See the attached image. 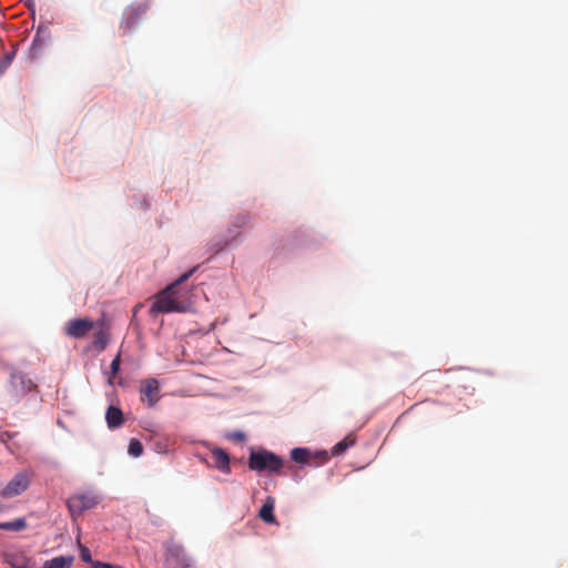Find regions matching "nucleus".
Returning a JSON list of instances; mask_svg holds the SVG:
<instances>
[{
    "instance_id": "nucleus-23",
    "label": "nucleus",
    "mask_w": 568,
    "mask_h": 568,
    "mask_svg": "<svg viewBox=\"0 0 568 568\" xmlns=\"http://www.w3.org/2000/svg\"><path fill=\"white\" fill-rule=\"evenodd\" d=\"M121 355L118 354L114 359L111 362L110 369L112 376H115L120 371Z\"/></svg>"
},
{
    "instance_id": "nucleus-1",
    "label": "nucleus",
    "mask_w": 568,
    "mask_h": 568,
    "mask_svg": "<svg viewBox=\"0 0 568 568\" xmlns=\"http://www.w3.org/2000/svg\"><path fill=\"white\" fill-rule=\"evenodd\" d=\"M196 267L191 268L190 271L182 274L174 283L166 286L156 296L155 302L150 308V314L154 315L158 313H185L191 310L192 303L190 300H179L172 296V290L175 286H181L184 282H186L192 274L195 272Z\"/></svg>"
},
{
    "instance_id": "nucleus-16",
    "label": "nucleus",
    "mask_w": 568,
    "mask_h": 568,
    "mask_svg": "<svg viewBox=\"0 0 568 568\" xmlns=\"http://www.w3.org/2000/svg\"><path fill=\"white\" fill-rule=\"evenodd\" d=\"M27 528L24 518H17L12 521L0 523V529L8 531H21Z\"/></svg>"
},
{
    "instance_id": "nucleus-18",
    "label": "nucleus",
    "mask_w": 568,
    "mask_h": 568,
    "mask_svg": "<svg viewBox=\"0 0 568 568\" xmlns=\"http://www.w3.org/2000/svg\"><path fill=\"white\" fill-rule=\"evenodd\" d=\"M128 452L134 457H139L143 452V446L140 440L132 438L129 443Z\"/></svg>"
},
{
    "instance_id": "nucleus-12",
    "label": "nucleus",
    "mask_w": 568,
    "mask_h": 568,
    "mask_svg": "<svg viewBox=\"0 0 568 568\" xmlns=\"http://www.w3.org/2000/svg\"><path fill=\"white\" fill-rule=\"evenodd\" d=\"M274 506H275L274 498L267 497L258 513V516L263 521H265L267 524H276V518L274 516Z\"/></svg>"
},
{
    "instance_id": "nucleus-14",
    "label": "nucleus",
    "mask_w": 568,
    "mask_h": 568,
    "mask_svg": "<svg viewBox=\"0 0 568 568\" xmlns=\"http://www.w3.org/2000/svg\"><path fill=\"white\" fill-rule=\"evenodd\" d=\"M291 458L298 464H310L312 456L307 448L297 447L291 450Z\"/></svg>"
},
{
    "instance_id": "nucleus-20",
    "label": "nucleus",
    "mask_w": 568,
    "mask_h": 568,
    "mask_svg": "<svg viewBox=\"0 0 568 568\" xmlns=\"http://www.w3.org/2000/svg\"><path fill=\"white\" fill-rule=\"evenodd\" d=\"M14 57V52L7 53L3 59L0 61V75L4 73V71L9 68Z\"/></svg>"
},
{
    "instance_id": "nucleus-26",
    "label": "nucleus",
    "mask_w": 568,
    "mask_h": 568,
    "mask_svg": "<svg viewBox=\"0 0 568 568\" xmlns=\"http://www.w3.org/2000/svg\"><path fill=\"white\" fill-rule=\"evenodd\" d=\"M321 455L324 457V459H326V458H327V454H326V452H323Z\"/></svg>"
},
{
    "instance_id": "nucleus-3",
    "label": "nucleus",
    "mask_w": 568,
    "mask_h": 568,
    "mask_svg": "<svg viewBox=\"0 0 568 568\" xmlns=\"http://www.w3.org/2000/svg\"><path fill=\"white\" fill-rule=\"evenodd\" d=\"M165 565L168 568H193L192 559L185 554L184 548L169 541L165 545Z\"/></svg>"
},
{
    "instance_id": "nucleus-4",
    "label": "nucleus",
    "mask_w": 568,
    "mask_h": 568,
    "mask_svg": "<svg viewBox=\"0 0 568 568\" xmlns=\"http://www.w3.org/2000/svg\"><path fill=\"white\" fill-rule=\"evenodd\" d=\"M36 387L37 385L26 374H22L20 372L11 373L8 383V393L13 399H20Z\"/></svg>"
},
{
    "instance_id": "nucleus-13",
    "label": "nucleus",
    "mask_w": 568,
    "mask_h": 568,
    "mask_svg": "<svg viewBox=\"0 0 568 568\" xmlns=\"http://www.w3.org/2000/svg\"><path fill=\"white\" fill-rule=\"evenodd\" d=\"M73 556H59L47 560L43 568H70L73 564Z\"/></svg>"
},
{
    "instance_id": "nucleus-6",
    "label": "nucleus",
    "mask_w": 568,
    "mask_h": 568,
    "mask_svg": "<svg viewBox=\"0 0 568 568\" xmlns=\"http://www.w3.org/2000/svg\"><path fill=\"white\" fill-rule=\"evenodd\" d=\"M148 10L149 4L146 2H138L129 6L124 10L121 27L130 31L132 27L146 14Z\"/></svg>"
},
{
    "instance_id": "nucleus-11",
    "label": "nucleus",
    "mask_w": 568,
    "mask_h": 568,
    "mask_svg": "<svg viewBox=\"0 0 568 568\" xmlns=\"http://www.w3.org/2000/svg\"><path fill=\"white\" fill-rule=\"evenodd\" d=\"M212 465L221 471H230L229 455L221 448H214L211 453Z\"/></svg>"
},
{
    "instance_id": "nucleus-7",
    "label": "nucleus",
    "mask_w": 568,
    "mask_h": 568,
    "mask_svg": "<svg viewBox=\"0 0 568 568\" xmlns=\"http://www.w3.org/2000/svg\"><path fill=\"white\" fill-rule=\"evenodd\" d=\"M30 485V478L27 473H18L7 485L2 488L0 495L3 498H11L22 494Z\"/></svg>"
},
{
    "instance_id": "nucleus-27",
    "label": "nucleus",
    "mask_w": 568,
    "mask_h": 568,
    "mask_svg": "<svg viewBox=\"0 0 568 568\" xmlns=\"http://www.w3.org/2000/svg\"><path fill=\"white\" fill-rule=\"evenodd\" d=\"M3 510V505L0 503V511Z\"/></svg>"
},
{
    "instance_id": "nucleus-5",
    "label": "nucleus",
    "mask_w": 568,
    "mask_h": 568,
    "mask_svg": "<svg viewBox=\"0 0 568 568\" xmlns=\"http://www.w3.org/2000/svg\"><path fill=\"white\" fill-rule=\"evenodd\" d=\"M99 504V498L91 493L75 494L67 500L68 509L73 518Z\"/></svg>"
},
{
    "instance_id": "nucleus-24",
    "label": "nucleus",
    "mask_w": 568,
    "mask_h": 568,
    "mask_svg": "<svg viewBox=\"0 0 568 568\" xmlns=\"http://www.w3.org/2000/svg\"><path fill=\"white\" fill-rule=\"evenodd\" d=\"M80 556H81V559L85 562H92V557H91V552L89 550V548H87L85 546H80Z\"/></svg>"
},
{
    "instance_id": "nucleus-9",
    "label": "nucleus",
    "mask_w": 568,
    "mask_h": 568,
    "mask_svg": "<svg viewBox=\"0 0 568 568\" xmlns=\"http://www.w3.org/2000/svg\"><path fill=\"white\" fill-rule=\"evenodd\" d=\"M140 393L142 395V400L144 398L148 402L150 407H154L156 403L160 400V384L155 378H146L142 381Z\"/></svg>"
},
{
    "instance_id": "nucleus-22",
    "label": "nucleus",
    "mask_w": 568,
    "mask_h": 568,
    "mask_svg": "<svg viewBox=\"0 0 568 568\" xmlns=\"http://www.w3.org/2000/svg\"><path fill=\"white\" fill-rule=\"evenodd\" d=\"M189 293L184 290H182L180 286H175L172 290V296L176 297L179 300H189L187 297Z\"/></svg>"
},
{
    "instance_id": "nucleus-25",
    "label": "nucleus",
    "mask_w": 568,
    "mask_h": 568,
    "mask_svg": "<svg viewBox=\"0 0 568 568\" xmlns=\"http://www.w3.org/2000/svg\"><path fill=\"white\" fill-rule=\"evenodd\" d=\"M97 567H100V568H121V567H118V566H113L111 564H106V562H100L98 561L95 564Z\"/></svg>"
},
{
    "instance_id": "nucleus-2",
    "label": "nucleus",
    "mask_w": 568,
    "mask_h": 568,
    "mask_svg": "<svg viewBox=\"0 0 568 568\" xmlns=\"http://www.w3.org/2000/svg\"><path fill=\"white\" fill-rule=\"evenodd\" d=\"M283 466V459L268 450L252 452L248 456V467L252 470L277 474Z\"/></svg>"
},
{
    "instance_id": "nucleus-19",
    "label": "nucleus",
    "mask_w": 568,
    "mask_h": 568,
    "mask_svg": "<svg viewBox=\"0 0 568 568\" xmlns=\"http://www.w3.org/2000/svg\"><path fill=\"white\" fill-rule=\"evenodd\" d=\"M226 438L234 443H243L246 440V435L243 432L234 430L227 433Z\"/></svg>"
},
{
    "instance_id": "nucleus-8",
    "label": "nucleus",
    "mask_w": 568,
    "mask_h": 568,
    "mask_svg": "<svg viewBox=\"0 0 568 568\" xmlns=\"http://www.w3.org/2000/svg\"><path fill=\"white\" fill-rule=\"evenodd\" d=\"M94 323L89 318H75L67 323L64 332L73 338L84 337L92 328Z\"/></svg>"
},
{
    "instance_id": "nucleus-15",
    "label": "nucleus",
    "mask_w": 568,
    "mask_h": 568,
    "mask_svg": "<svg viewBox=\"0 0 568 568\" xmlns=\"http://www.w3.org/2000/svg\"><path fill=\"white\" fill-rule=\"evenodd\" d=\"M109 343V333L105 329H100L94 334L93 346L97 351L102 352Z\"/></svg>"
},
{
    "instance_id": "nucleus-21",
    "label": "nucleus",
    "mask_w": 568,
    "mask_h": 568,
    "mask_svg": "<svg viewBox=\"0 0 568 568\" xmlns=\"http://www.w3.org/2000/svg\"><path fill=\"white\" fill-rule=\"evenodd\" d=\"M42 45H43V39L40 36V31H38L33 38V41L31 44V51L33 53H37L42 49Z\"/></svg>"
},
{
    "instance_id": "nucleus-17",
    "label": "nucleus",
    "mask_w": 568,
    "mask_h": 568,
    "mask_svg": "<svg viewBox=\"0 0 568 568\" xmlns=\"http://www.w3.org/2000/svg\"><path fill=\"white\" fill-rule=\"evenodd\" d=\"M354 444H355V437L353 435H347L343 440L338 442L337 444H335L333 446L332 454L335 456L341 455L346 449L352 447Z\"/></svg>"
},
{
    "instance_id": "nucleus-10",
    "label": "nucleus",
    "mask_w": 568,
    "mask_h": 568,
    "mask_svg": "<svg viewBox=\"0 0 568 568\" xmlns=\"http://www.w3.org/2000/svg\"><path fill=\"white\" fill-rule=\"evenodd\" d=\"M105 422L109 428H119L124 423L122 410L119 407L109 406L105 412Z\"/></svg>"
}]
</instances>
